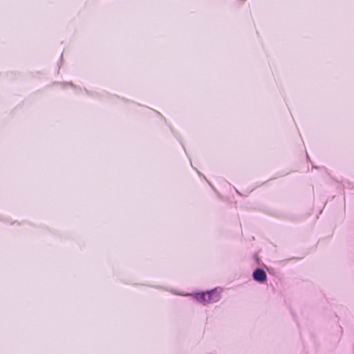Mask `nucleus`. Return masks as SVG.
Masks as SVG:
<instances>
[{
    "label": "nucleus",
    "mask_w": 354,
    "mask_h": 354,
    "mask_svg": "<svg viewBox=\"0 0 354 354\" xmlns=\"http://www.w3.org/2000/svg\"><path fill=\"white\" fill-rule=\"evenodd\" d=\"M221 291L214 289L206 292H200L194 295L195 299L203 305L218 301L220 299Z\"/></svg>",
    "instance_id": "obj_1"
},
{
    "label": "nucleus",
    "mask_w": 354,
    "mask_h": 354,
    "mask_svg": "<svg viewBox=\"0 0 354 354\" xmlns=\"http://www.w3.org/2000/svg\"><path fill=\"white\" fill-rule=\"evenodd\" d=\"M253 278L258 282H264L266 280L267 276L266 272L261 269H257L253 272Z\"/></svg>",
    "instance_id": "obj_2"
}]
</instances>
